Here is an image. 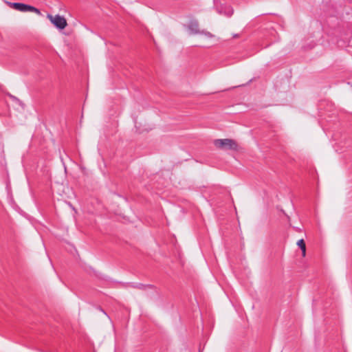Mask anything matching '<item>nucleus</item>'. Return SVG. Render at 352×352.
<instances>
[{
  "mask_svg": "<svg viewBox=\"0 0 352 352\" xmlns=\"http://www.w3.org/2000/svg\"><path fill=\"white\" fill-rule=\"evenodd\" d=\"M7 3L12 8L20 12H33L38 14H41V11L38 8L30 6L28 4H25L23 3L18 2H7Z\"/></svg>",
  "mask_w": 352,
  "mask_h": 352,
  "instance_id": "1",
  "label": "nucleus"
},
{
  "mask_svg": "<svg viewBox=\"0 0 352 352\" xmlns=\"http://www.w3.org/2000/svg\"><path fill=\"white\" fill-rule=\"evenodd\" d=\"M216 146L226 150H237L238 145L236 142L232 139H218L214 141Z\"/></svg>",
  "mask_w": 352,
  "mask_h": 352,
  "instance_id": "2",
  "label": "nucleus"
},
{
  "mask_svg": "<svg viewBox=\"0 0 352 352\" xmlns=\"http://www.w3.org/2000/svg\"><path fill=\"white\" fill-rule=\"evenodd\" d=\"M47 17L50 19L51 23L59 30H63L67 25L66 19L59 14L53 16L48 14Z\"/></svg>",
  "mask_w": 352,
  "mask_h": 352,
  "instance_id": "3",
  "label": "nucleus"
},
{
  "mask_svg": "<svg viewBox=\"0 0 352 352\" xmlns=\"http://www.w3.org/2000/svg\"><path fill=\"white\" fill-rule=\"evenodd\" d=\"M188 28L193 34H198L200 33V30L199 29V23L196 19H191L189 21Z\"/></svg>",
  "mask_w": 352,
  "mask_h": 352,
  "instance_id": "4",
  "label": "nucleus"
},
{
  "mask_svg": "<svg viewBox=\"0 0 352 352\" xmlns=\"http://www.w3.org/2000/svg\"><path fill=\"white\" fill-rule=\"evenodd\" d=\"M217 10L219 14H223L228 17L231 16L234 12L232 8L230 6H223L221 8H217Z\"/></svg>",
  "mask_w": 352,
  "mask_h": 352,
  "instance_id": "5",
  "label": "nucleus"
},
{
  "mask_svg": "<svg viewBox=\"0 0 352 352\" xmlns=\"http://www.w3.org/2000/svg\"><path fill=\"white\" fill-rule=\"evenodd\" d=\"M128 285L133 288L138 289L140 290H146L147 289L153 288V286L152 285H149V284L145 285V284L137 283H128Z\"/></svg>",
  "mask_w": 352,
  "mask_h": 352,
  "instance_id": "6",
  "label": "nucleus"
},
{
  "mask_svg": "<svg viewBox=\"0 0 352 352\" xmlns=\"http://www.w3.org/2000/svg\"><path fill=\"white\" fill-rule=\"evenodd\" d=\"M297 245L302 250V256H305V254H306V245H305L304 239H301L298 240V242H297Z\"/></svg>",
  "mask_w": 352,
  "mask_h": 352,
  "instance_id": "7",
  "label": "nucleus"
},
{
  "mask_svg": "<svg viewBox=\"0 0 352 352\" xmlns=\"http://www.w3.org/2000/svg\"><path fill=\"white\" fill-rule=\"evenodd\" d=\"M199 34H204L208 38H212L214 36L213 34H212L210 32H208L206 30H200Z\"/></svg>",
  "mask_w": 352,
  "mask_h": 352,
  "instance_id": "8",
  "label": "nucleus"
},
{
  "mask_svg": "<svg viewBox=\"0 0 352 352\" xmlns=\"http://www.w3.org/2000/svg\"><path fill=\"white\" fill-rule=\"evenodd\" d=\"M233 37L234 38H237V37H239V34H235L233 35Z\"/></svg>",
  "mask_w": 352,
  "mask_h": 352,
  "instance_id": "9",
  "label": "nucleus"
},
{
  "mask_svg": "<svg viewBox=\"0 0 352 352\" xmlns=\"http://www.w3.org/2000/svg\"><path fill=\"white\" fill-rule=\"evenodd\" d=\"M1 138V135L0 134V138Z\"/></svg>",
  "mask_w": 352,
  "mask_h": 352,
  "instance_id": "10",
  "label": "nucleus"
}]
</instances>
